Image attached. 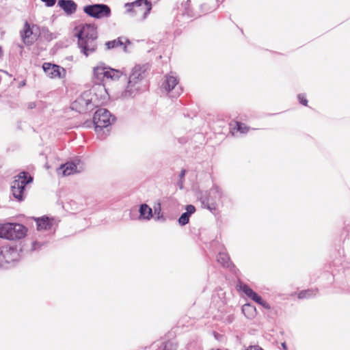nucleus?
Returning a JSON list of instances; mask_svg holds the SVG:
<instances>
[{
  "mask_svg": "<svg viewBox=\"0 0 350 350\" xmlns=\"http://www.w3.org/2000/svg\"><path fill=\"white\" fill-rule=\"evenodd\" d=\"M217 261L221 264L224 267H228L230 265V258L227 254L224 252H220L218 254L217 257Z\"/></svg>",
  "mask_w": 350,
  "mask_h": 350,
  "instance_id": "nucleus-23",
  "label": "nucleus"
},
{
  "mask_svg": "<svg viewBox=\"0 0 350 350\" xmlns=\"http://www.w3.org/2000/svg\"><path fill=\"white\" fill-rule=\"evenodd\" d=\"M242 311L248 318H252L256 312V308L250 304H245L242 307Z\"/></svg>",
  "mask_w": 350,
  "mask_h": 350,
  "instance_id": "nucleus-24",
  "label": "nucleus"
},
{
  "mask_svg": "<svg viewBox=\"0 0 350 350\" xmlns=\"http://www.w3.org/2000/svg\"><path fill=\"white\" fill-rule=\"evenodd\" d=\"M93 73L97 83H99L105 78L112 80L118 79L122 75L120 70L107 68L102 63L94 68Z\"/></svg>",
  "mask_w": 350,
  "mask_h": 350,
  "instance_id": "nucleus-5",
  "label": "nucleus"
},
{
  "mask_svg": "<svg viewBox=\"0 0 350 350\" xmlns=\"http://www.w3.org/2000/svg\"><path fill=\"white\" fill-rule=\"evenodd\" d=\"M178 185L180 189H182L183 188V180L180 179L179 182L178 183Z\"/></svg>",
  "mask_w": 350,
  "mask_h": 350,
  "instance_id": "nucleus-32",
  "label": "nucleus"
},
{
  "mask_svg": "<svg viewBox=\"0 0 350 350\" xmlns=\"http://www.w3.org/2000/svg\"><path fill=\"white\" fill-rule=\"evenodd\" d=\"M126 43L130 44V41L127 38L124 37H120L118 39L107 42L105 43V46H107V49H111L122 46L124 51H126Z\"/></svg>",
  "mask_w": 350,
  "mask_h": 350,
  "instance_id": "nucleus-16",
  "label": "nucleus"
},
{
  "mask_svg": "<svg viewBox=\"0 0 350 350\" xmlns=\"http://www.w3.org/2000/svg\"><path fill=\"white\" fill-rule=\"evenodd\" d=\"M257 304H260V306H262L263 308H265L266 309H270L269 304L268 303H267L265 301H264L262 298H261V301L259 302H257Z\"/></svg>",
  "mask_w": 350,
  "mask_h": 350,
  "instance_id": "nucleus-29",
  "label": "nucleus"
},
{
  "mask_svg": "<svg viewBox=\"0 0 350 350\" xmlns=\"http://www.w3.org/2000/svg\"><path fill=\"white\" fill-rule=\"evenodd\" d=\"M163 86L165 91L170 94L171 97H177L182 93V88L178 85V79L173 73L165 77Z\"/></svg>",
  "mask_w": 350,
  "mask_h": 350,
  "instance_id": "nucleus-8",
  "label": "nucleus"
},
{
  "mask_svg": "<svg viewBox=\"0 0 350 350\" xmlns=\"http://www.w3.org/2000/svg\"><path fill=\"white\" fill-rule=\"evenodd\" d=\"M298 99L299 100L300 103L302 105L306 106L308 103V100L306 98L305 96L303 94H299L298 95Z\"/></svg>",
  "mask_w": 350,
  "mask_h": 350,
  "instance_id": "nucleus-27",
  "label": "nucleus"
},
{
  "mask_svg": "<svg viewBox=\"0 0 350 350\" xmlns=\"http://www.w3.org/2000/svg\"><path fill=\"white\" fill-rule=\"evenodd\" d=\"M26 232V228L20 224L8 223L0 226V237L9 240L21 239Z\"/></svg>",
  "mask_w": 350,
  "mask_h": 350,
  "instance_id": "nucleus-3",
  "label": "nucleus"
},
{
  "mask_svg": "<svg viewBox=\"0 0 350 350\" xmlns=\"http://www.w3.org/2000/svg\"><path fill=\"white\" fill-rule=\"evenodd\" d=\"M58 5L68 15L74 14L77 5L72 0H59Z\"/></svg>",
  "mask_w": 350,
  "mask_h": 350,
  "instance_id": "nucleus-15",
  "label": "nucleus"
},
{
  "mask_svg": "<svg viewBox=\"0 0 350 350\" xmlns=\"http://www.w3.org/2000/svg\"><path fill=\"white\" fill-rule=\"evenodd\" d=\"M185 174H186V170H183L180 174H179V178L180 180H183L184 179V177L185 176Z\"/></svg>",
  "mask_w": 350,
  "mask_h": 350,
  "instance_id": "nucleus-31",
  "label": "nucleus"
},
{
  "mask_svg": "<svg viewBox=\"0 0 350 350\" xmlns=\"http://www.w3.org/2000/svg\"><path fill=\"white\" fill-rule=\"evenodd\" d=\"M316 290H306L301 291L298 297L299 299L308 298L316 294Z\"/></svg>",
  "mask_w": 350,
  "mask_h": 350,
  "instance_id": "nucleus-26",
  "label": "nucleus"
},
{
  "mask_svg": "<svg viewBox=\"0 0 350 350\" xmlns=\"http://www.w3.org/2000/svg\"><path fill=\"white\" fill-rule=\"evenodd\" d=\"M42 68L46 75L52 79L57 77L60 78L62 72H65L64 68H61L57 65L52 64L51 63L47 62L43 64Z\"/></svg>",
  "mask_w": 350,
  "mask_h": 350,
  "instance_id": "nucleus-14",
  "label": "nucleus"
},
{
  "mask_svg": "<svg viewBox=\"0 0 350 350\" xmlns=\"http://www.w3.org/2000/svg\"><path fill=\"white\" fill-rule=\"evenodd\" d=\"M18 254L17 250L12 247H3L0 250V262L1 263H10L17 259Z\"/></svg>",
  "mask_w": 350,
  "mask_h": 350,
  "instance_id": "nucleus-12",
  "label": "nucleus"
},
{
  "mask_svg": "<svg viewBox=\"0 0 350 350\" xmlns=\"http://www.w3.org/2000/svg\"><path fill=\"white\" fill-rule=\"evenodd\" d=\"M38 29L36 25L31 26L27 21L25 23L23 29L20 31V35L25 45H31L37 40L38 34L36 32V29Z\"/></svg>",
  "mask_w": 350,
  "mask_h": 350,
  "instance_id": "nucleus-9",
  "label": "nucleus"
},
{
  "mask_svg": "<svg viewBox=\"0 0 350 350\" xmlns=\"http://www.w3.org/2000/svg\"><path fill=\"white\" fill-rule=\"evenodd\" d=\"M35 106H36V105H35V104H34L33 103H30V104L29 105V108H30V109H33V108H34V107H35Z\"/></svg>",
  "mask_w": 350,
  "mask_h": 350,
  "instance_id": "nucleus-33",
  "label": "nucleus"
},
{
  "mask_svg": "<svg viewBox=\"0 0 350 350\" xmlns=\"http://www.w3.org/2000/svg\"><path fill=\"white\" fill-rule=\"evenodd\" d=\"M213 189H215V191L219 193V188L217 187H214Z\"/></svg>",
  "mask_w": 350,
  "mask_h": 350,
  "instance_id": "nucleus-35",
  "label": "nucleus"
},
{
  "mask_svg": "<svg viewBox=\"0 0 350 350\" xmlns=\"http://www.w3.org/2000/svg\"><path fill=\"white\" fill-rule=\"evenodd\" d=\"M145 77V69L137 66L133 68L129 76L128 84L122 92L121 96L124 98H133L141 91L142 81Z\"/></svg>",
  "mask_w": 350,
  "mask_h": 350,
  "instance_id": "nucleus-1",
  "label": "nucleus"
},
{
  "mask_svg": "<svg viewBox=\"0 0 350 350\" xmlns=\"http://www.w3.org/2000/svg\"><path fill=\"white\" fill-rule=\"evenodd\" d=\"M36 221L38 230H49L52 226V221L47 217L38 218Z\"/></svg>",
  "mask_w": 350,
  "mask_h": 350,
  "instance_id": "nucleus-19",
  "label": "nucleus"
},
{
  "mask_svg": "<svg viewBox=\"0 0 350 350\" xmlns=\"http://www.w3.org/2000/svg\"><path fill=\"white\" fill-rule=\"evenodd\" d=\"M111 113L106 109H98L94 114L93 122L96 132L99 134L103 129H108L111 124ZM107 132L109 131L107 129Z\"/></svg>",
  "mask_w": 350,
  "mask_h": 350,
  "instance_id": "nucleus-7",
  "label": "nucleus"
},
{
  "mask_svg": "<svg viewBox=\"0 0 350 350\" xmlns=\"http://www.w3.org/2000/svg\"><path fill=\"white\" fill-rule=\"evenodd\" d=\"M45 3V5L48 7H51L55 4L56 0H41Z\"/></svg>",
  "mask_w": 350,
  "mask_h": 350,
  "instance_id": "nucleus-28",
  "label": "nucleus"
},
{
  "mask_svg": "<svg viewBox=\"0 0 350 350\" xmlns=\"http://www.w3.org/2000/svg\"><path fill=\"white\" fill-rule=\"evenodd\" d=\"M203 207L212 211L215 209V205L213 200H211L207 196V193L202 194L200 198Z\"/></svg>",
  "mask_w": 350,
  "mask_h": 350,
  "instance_id": "nucleus-21",
  "label": "nucleus"
},
{
  "mask_svg": "<svg viewBox=\"0 0 350 350\" xmlns=\"http://www.w3.org/2000/svg\"><path fill=\"white\" fill-rule=\"evenodd\" d=\"M246 350H263L261 347L258 345L250 346Z\"/></svg>",
  "mask_w": 350,
  "mask_h": 350,
  "instance_id": "nucleus-30",
  "label": "nucleus"
},
{
  "mask_svg": "<svg viewBox=\"0 0 350 350\" xmlns=\"http://www.w3.org/2000/svg\"><path fill=\"white\" fill-rule=\"evenodd\" d=\"M78 45L81 52L86 57L94 53L97 48L96 39H79Z\"/></svg>",
  "mask_w": 350,
  "mask_h": 350,
  "instance_id": "nucleus-11",
  "label": "nucleus"
},
{
  "mask_svg": "<svg viewBox=\"0 0 350 350\" xmlns=\"http://www.w3.org/2000/svg\"><path fill=\"white\" fill-rule=\"evenodd\" d=\"M32 180V177L25 172H21L16 176L11 186L14 198L18 201H23L25 197V187Z\"/></svg>",
  "mask_w": 350,
  "mask_h": 350,
  "instance_id": "nucleus-2",
  "label": "nucleus"
},
{
  "mask_svg": "<svg viewBox=\"0 0 350 350\" xmlns=\"http://www.w3.org/2000/svg\"><path fill=\"white\" fill-rule=\"evenodd\" d=\"M78 40L79 39H97L96 28L91 24H85L81 26L77 33Z\"/></svg>",
  "mask_w": 350,
  "mask_h": 350,
  "instance_id": "nucleus-13",
  "label": "nucleus"
},
{
  "mask_svg": "<svg viewBox=\"0 0 350 350\" xmlns=\"http://www.w3.org/2000/svg\"><path fill=\"white\" fill-rule=\"evenodd\" d=\"M242 291L250 299H252L255 302H259L261 301V297L258 295L256 292H254L252 288H250L248 286L243 284L240 286Z\"/></svg>",
  "mask_w": 350,
  "mask_h": 350,
  "instance_id": "nucleus-20",
  "label": "nucleus"
},
{
  "mask_svg": "<svg viewBox=\"0 0 350 350\" xmlns=\"http://www.w3.org/2000/svg\"><path fill=\"white\" fill-rule=\"evenodd\" d=\"M185 209L186 212L183 213L178 219V224L180 226H185L188 224L190 215L196 211L195 206L191 204L187 205Z\"/></svg>",
  "mask_w": 350,
  "mask_h": 350,
  "instance_id": "nucleus-18",
  "label": "nucleus"
},
{
  "mask_svg": "<svg viewBox=\"0 0 350 350\" xmlns=\"http://www.w3.org/2000/svg\"><path fill=\"white\" fill-rule=\"evenodd\" d=\"M83 12L88 16L96 18H107L111 16V9L106 4L96 3L83 7Z\"/></svg>",
  "mask_w": 350,
  "mask_h": 350,
  "instance_id": "nucleus-6",
  "label": "nucleus"
},
{
  "mask_svg": "<svg viewBox=\"0 0 350 350\" xmlns=\"http://www.w3.org/2000/svg\"><path fill=\"white\" fill-rule=\"evenodd\" d=\"M282 348H283L284 349H285V350L287 349V347H286V343H285V342L282 343Z\"/></svg>",
  "mask_w": 350,
  "mask_h": 350,
  "instance_id": "nucleus-34",
  "label": "nucleus"
},
{
  "mask_svg": "<svg viewBox=\"0 0 350 350\" xmlns=\"http://www.w3.org/2000/svg\"><path fill=\"white\" fill-rule=\"evenodd\" d=\"M90 104V100L89 99H85L81 96L72 103V109L81 113L88 109V107Z\"/></svg>",
  "mask_w": 350,
  "mask_h": 350,
  "instance_id": "nucleus-17",
  "label": "nucleus"
},
{
  "mask_svg": "<svg viewBox=\"0 0 350 350\" xmlns=\"http://www.w3.org/2000/svg\"><path fill=\"white\" fill-rule=\"evenodd\" d=\"M230 126H231L232 129H233V130L236 129L237 131H239L241 133H246L249 130V128L247 126H246L244 124L239 122H235L234 126H233V124H231Z\"/></svg>",
  "mask_w": 350,
  "mask_h": 350,
  "instance_id": "nucleus-25",
  "label": "nucleus"
},
{
  "mask_svg": "<svg viewBox=\"0 0 350 350\" xmlns=\"http://www.w3.org/2000/svg\"><path fill=\"white\" fill-rule=\"evenodd\" d=\"M157 0H136L125 4L128 12H133L142 20L145 19L152 9V2Z\"/></svg>",
  "mask_w": 350,
  "mask_h": 350,
  "instance_id": "nucleus-4",
  "label": "nucleus"
},
{
  "mask_svg": "<svg viewBox=\"0 0 350 350\" xmlns=\"http://www.w3.org/2000/svg\"><path fill=\"white\" fill-rule=\"evenodd\" d=\"M83 169V165L79 160L75 161L67 162L62 165L57 169V174H62L63 176H70L75 173L80 172Z\"/></svg>",
  "mask_w": 350,
  "mask_h": 350,
  "instance_id": "nucleus-10",
  "label": "nucleus"
},
{
  "mask_svg": "<svg viewBox=\"0 0 350 350\" xmlns=\"http://www.w3.org/2000/svg\"><path fill=\"white\" fill-rule=\"evenodd\" d=\"M140 216L144 219H150L152 216V209L146 204H143L139 207Z\"/></svg>",
  "mask_w": 350,
  "mask_h": 350,
  "instance_id": "nucleus-22",
  "label": "nucleus"
}]
</instances>
